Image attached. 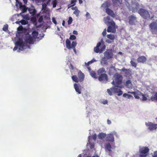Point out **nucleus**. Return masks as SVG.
Returning a JSON list of instances; mask_svg holds the SVG:
<instances>
[{
  "label": "nucleus",
  "instance_id": "nucleus-1",
  "mask_svg": "<svg viewBox=\"0 0 157 157\" xmlns=\"http://www.w3.org/2000/svg\"><path fill=\"white\" fill-rule=\"evenodd\" d=\"M138 13L142 18L145 20H153L155 17L154 15L150 16L148 11L144 9H140L138 11Z\"/></svg>",
  "mask_w": 157,
  "mask_h": 157
},
{
  "label": "nucleus",
  "instance_id": "nucleus-2",
  "mask_svg": "<svg viewBox=\"0 0 157 157\" xmlns=\"http://www.w3.org/2000/svg\"><path fill=\"white\" fill-rule=\"evenodd\" d=\"M84 75L80 71H79L78 73V77L76 75H74L71 77V78L73 81L76 82H82L84 79Z\"/></svg>",
  "mask_w": 157,
  "mask_h": 157
},
{
  "label": "nucleus",
  "instance_id": "nucleus-3",
  "mask_svg": "<svg viewBox=\"0 0 157 157\" xmlns=\"http://www.w3.org/2000/svg\"><path fill=\"white\" fill-rule=\"evenodd\" d=\"M105 46L104 42L102 43L99 42L97 44L96 46L94 48V51L96 53H102L105 48Z\"/></svg>",
  "mask_w": 157,
  "mask_h": 157
},
{
  "label": "nucleus",
  "instance_id": "nucleus-4",
  "mask_svg": "<svg viewBox=\"0 0 157 157\" xmlns=\"http://www.w3.org/2000/svg\"><path fill=\"white\" fill-rule=\"evenodd\" d=\"M149 149L147 147H145L140 149V157H147Z\"/></svg>",
  "mask_w": 157,
  "mask_h": 157
},
{
  "label": "nucleus",
  "instance_id": "nucleus-5",
  "mask_svg": "<svg viewBox=\"0 0 157 157\" xmlns=\"http://www.w3.org/2000/svg\"><path fill=\"white\" fill-rule=\"evenodd\" d=\"M114 77V80L116 84L115 86L118 87H119L118 85L121 84L122 83V77L121 75L118 73L115 74Z\"/></svg>",
  "mask_w": 157,
  "mask_h": 157
},
{
  "label": "nucleus",
  "instance_id": "nucleus-6",
  "mask_svg": "<svg viewBox=\"0 0 157 157\" xmlns=\"http://www.w3.org/2000/svg\"><path fill=\"white\" fill-rule=\"evenodd\" d=\"M149 26L152 33L156 34L157 33V20L150 23Z\"/></svg>",
  "mask_w": 157,
  "mask_h": 157
},
{
  "label": "nucleus",
  "instance_id": "nucleus-7",
  "mask_svg": "<svg viewBox=\"0 0 157 157\" xmlns=\"http://www.w3.org/2000/svg\"><path fill=\"white\" fill-rule=\"evenodd\" d=\"M109 24V25L107 28V31L108 33L112 32V33H115L116 32L115 29V22L112 21L111 22H108Z\"/></svg>",
  "mask_w": 157,
  "mask_h": 157
},
{
  "label": "nucleus",
  "instance_id": "nucleus-8",
  "mask_svg": "<svg viewBox=\"0 0 157 157\" xmlns=\"http://www.w3.org/2000/svg\"><path fill=\"white\" fill-rule=\"evenodd\" d=\"M16 45H17L19 47V50L22 51L25 46V43H24L23 40L22 39L19 38L18 40L17 41L16 43Z\"/></svg>",
  "mask_w": 157,
  "mask_h": 157
},
{
  "label": "nucleus",
  "instance_id": "nucleus-9",
  "mask_svg": "<svg viewBox=\"0 0 157 157\" xmlns=\"http://www.w3.org/2000/svg\"><path fill=\"white\" fill-rule=\"evenodd\" d=\"M104 57L106 58L107 59L112 58L113 56V54L112 50L109 49L106 51L104 53Z\"/></svg>",
  "mask_w": 157,
  "mask_h": 157
},
{
  "label": "nucleus",
  "instance_id": "nucleus-10",
  "mask_svg": "<svg viewBox=\"0 0 157 157\" xmlns=\"http://www.w3.org/2000/svg\"><path fill=\"white\" fill-rule=\"evenodd\" d=\"M129 23L132 25H135V23L137 22L136 17L133 15H132L128 17Z\"/></svg>",
  "mask_w": 157,
  "mask_h": 157
},
{
  "label": "nucleus",
  "instance_id": "nucleus-11",
  "mask_svg": "<svg viewBox=\"0 0 157 157\" xmlns=\"http://www.w3.org/2000/svg\"><path fill=\"white\" fill-rule=\"evenodd\" d=\"M147 126L148 127V129L150 131L155 130L157 128V124H154L151 122L146 123Z\"/></svg>",
  "mask_w": 157,
  "mask_h": 157
},
{
  "label": "nucleus",
  "instance_id": "nucleus-12",
  "mask_svg": "<svg viewBox=\"0 0 157 157\" xmlns=\"http://www.w3.org/2000/svg\"><path fill=\"white\" fill-rule=\"evenodd\" d=\"M107 37L108 39L105 40L106 42L108 44H110L113 42L115 39V36L114 35L112 34H108L107 35Z\"/></svg>",
  "mask_w": 157,
  "mask_h": 157
},
{
  "label": "nucleus",
  "instance_id": "nucleus-13",
  "mask_svg": "<svg viewBox=\"0 0 157 157\" xmlns=\"http://www.w3.org/2000/svg\"><path fill=\"white\" fill-rule=\"evenodd\" d=\"M98 79L100 81H107L108 80V76L106 74L103 73L99 75L98 77Z\"/></svg>",
  "mask_w": 157,
  "mask_h": 157
},
{
  "label": "nucleus",
  "instance_id": "nucleus-14",
  "mask_svg": "<svg viewBox=\"0 0 157 157\" xmlns=\"http://www.w3.org/2000/svg\"><path fill=\"white\" fill-rule=\"evenodd\" d=\"M74 87L75 91L78 93V94L81 93V86L77 83H75L74 84Z\"/></svg>",
  "mask_w": 157,
  "mask_h": 157
},
{
  "label": "nucleus",
  "instance_id": "nucleus-15",
  "mask_svg": "<svg viewBox=\"0 0 157 157\" xmlns=\"http://www.w3.org/2000/svg\"><path fill=\"white\" fill-rule=\"evenodd\" d=\"M26 44H33V39L30 36H29L26 37L25 39V43Z\"/></svg>",
  "mask_w": 157,
  "mask_h": 157
},
{
  "label": "nucleus",
  "instance_id": "nucleus-16",
  "mask_svg": "<svg viewBox=\"0 0 157 157\" xmlns=\"http://www.w3.org/2000/svg\"><path fill=\"white\" fill-rule=\"evenodd\" d=\"M147 59L146 58L145 56H142L139 57L137 59V61L138 63H144L146 62Z\"/></svg>",
  "mask_w": 157,
  "mask_h": 157
},
{
  "label": "nucleus",
  "instance_id": "nucleus-17",
  "mask_svg": "<svg viewBox=\"0 0 157 157\" xmlns=\"http://www.w3.org/2000/svg\"><path fill=\"white\" fill-rule=\"evenodd\" d=\"M105 12L108 14L112 17H115L116 16L114 12L109 8L106 9Z\"/></svg>",
  "mask_w": 157,
  "mask_h": 157
},
{
  "label": "nucleus",
  "instance_id": "nucleus-18",
  "mask_svg": "<svg viewBox=\"0 0 157 157\" xmlns=\"http://www.w3.org/2000/svg\"><path fill=\"white\" fill-rule=\"evenodd\" d=\"M128 93H130L133 94L135 98L137 99H139L140 98L139 96L141 94H142L140 92H128Z\"/></svg>",
  "mask_w": 157,
  "mask_h": 157
},
{
  "label": "nucleus",
  "instance_id": "nucleus-19",
  "mask_svg": "<svg viewBox=\"0 0 157 157\" xmlns=\"http://www.w3.org/2000/svg\"><path fill=\"white\" fill-rule=\"evenodd\" d=\"M106 140L109 142H113L114 141V138L112 134H108L106 138Z\"/></svg>",
  "mask_w": 157,
  "mask_h": 157
},
{
  "label": "nucleus",
  "instance_id": "nucleus-20",
  "mask_svg": "<svg viewBox=\"0 0 157 157\" xmlns=\"http://www.w3.org/2000/svg\"><path fill=\"white\" fill-rule=\"evenodd\" d=\"M19 7L22 10V13H23L26 12L27 8L25 5H22L21 3L19 4Z\"/></svg>",
  "mask_w": 157,
  "mask_h": 157
},
{
  "label": "nucleus",
  "instance_id": "nucleus-21",
  "mask_svg": "<svg viewBox=\"0 0 157 157\" xmlns=\"http://www.w3.org/2000/svg\"><path fill=\"white\" fill-rule=\"evenodd\" d=\"M106 72V71H105V69L103 67H102L100 68L97 71L98 74V75L102 74L103 73L105 74Z\"/></svg>",
  "mask_w": 157,
  "mask_h": 157
},
{
  "label": "nucleus",
  "instance_id": "nucleus-22",
  "mask_svg": "<svg viewBox=\"0 0 157 157\" xmlns=\"http://www.w3.org/2000/svg\"><path fill=\"white\" fill-rule=\"evenodd\" d=\"M71 44L70 41L68 39H66V45L67 48L68 49H70L72 48Z\"/></svg>",
  "mask_w": 157,
  "mask_h": 157
},
{
  "label": "nucleus",
  "instance_id": "nucleus-23",
  "mask_svg": "<svg viewBox=\"0 0 157 157\" xmlns=\"http://www.w3.org/2000/svg\"><path fill=\"white\" fill-rule=\"evenodd\" d=\"M90 138V136H89L88 137V143H87V145L90 146V148L92 149L94 147V143H91Z\"/></svg>",
  "mask_w": 157,
  "mask_h": 157
},
{
  "label": "nucleus",
  "instance_id": "nucleus-24",
  "mask_svg": "<svg viewBox=\"0 0 157 157\" xmlns=\"http://www.w3.org/2000/svg\"><path fill=\"white\" fill-rule=\"evenodd\" d=\"M110 4L108 2H104L101 6L105 9V10L108 8L110 6Z\"/></svg>",
  "mask_w": 157,
  "mask_h": 157
},
{
  "label": "nucleus",
  "instance_id": "nucleus-25",
  "mask_svg": "<svg viewBox=\"0 0 157 157\" xmlns=\"http://www.w3.org/2000/svg\"><path fill=\"white\" fill-rule=\"evenodd\" d=\"M98 137L99 139L102 140L105 138L106 136V134L103 133H100L98 134Z\"/></svg>",
  "mask_w": 157,
  "mask_h": 157
},
{
  "label": "nucleus",
  "instance_id": "nucleus-26",
  "mask_svg": "<svg viewBox=\"0 0 157 157\" xmlns=\"http://www.w3.org/2000/svg\"><path fill=\"white\" fill-rule=\"evenodd\" d=\"M38 34V33L37 32L35 31H34L32 33V36L34 38L36 39L37 38Z\"/></svg>",
  "mask_w": 157,
  "mask_h": 157
},
{
  "label": "nucleus",
  "instance_id": "nucleus-27",
  "mask_svg": "<svg viewBox=\"0 0 157 157\" xmlns=\"http://www.w3.org/2000/svg\"><path fill=\"white\" fill-rule=\"evenodd\" d=\"M90 74L91 76L94 78H97V77L96 76V73L94 71H90Z\"/></svg>",
  "mask_w": 157,
  "mask_h": 157
},
{
  "label": "nucleus",
  "instance_id": "nucleus-28",
  "mask_svg": "<svg viewBox=\"0 0 157 157\" xmlns=\"http://www.w3.org/2000/svg\"><path fill=\"white\" fill-rule=\"evenodd\" d=\"M116 87H112L110 88L111 89L112 91L114 93H117L118 91L120 90V89H118Z\"/></svg>",
  "mask_w": 157,
  "mask_h": 157
},
{
  "label": "nucleus",
  "instance_id": "nucleus-29",
  "mask_svg": "<svg viewBox=\"0 0 157 157\" xmlns=\"http://www.w3.org/2000/svg\"><path fill=\"white\" fill-rule=\"evenodd\" d=\"M134 58L132 59V60L130 62V63L132 66L136 68L137 66V64L132 60H134Z\"/></svg>",
  "mask_w": 157,
  "mask_h": 157
},
{
  "label": "nucleus",
  "instance_id": "nucleus-30",
  "mask_svg": "<svg viewBox=\"0 0 157 157\" xmlns=\"http://www.w3.org/2000/svg\"><path fill=\"white\" fill-rule=\"evenodd\" d=\"M29 11L30 14L34 15L36 13V10L35 9H30Z\"/></svg>",
  "mask_w": 157,
  "mask_h": 157
},
{
  "label": "nucleus",
  "instance_id": "nucleus-31",
  "mask_svg": "<svg viewBox=\"0 0 157 157\" xmlns=\"http://www.w3.org/2000/svg\"><path fill=\"white\" fill-rule=\"evenodd\" d=\"M126 85L128 86L131 87L132 86V83L130 80H128L126 81Z\"/></svg>",
  "mask_w": 157,
  "mask_h": 157
},
{
  "label": "nucleus",
  "instance_id": "nucleus-32",
  "mask_svg": "<svg viewBox=\"0 0 157 157\" xmlns=\"http://www.w3.org/2000/svg\"><path fill=\"white\" fill-rule=\"evenodd\" d=\"M106 57H104L101 60V62L103 63L104 64H105L107 63V60Z\"/></svg>",
  "mask_w": 157,
  "mask_h": 157
},
{
  "label": "nucleus",
  "instance_id": "nucleus-33",
  "mask_svg": "<svg viewBox=\"0 0 157 157\" xmlns=\"http://www.w3.org/2000/svg\"><path fill=\"white\" fill-rule=\"evenodd\" d=\"M106 148L109 151H111V146L110 144H108L106 146Z\"/></svg>",
  "mask_w": 157,
  "mask_h": 157
},
{
  "label": "nucleus",
  "instance_id": "nucleus-34",
  "mask_svg": "<svg viewBox=\"0 0 157 157\" xmlns=\"http://www.w3.org/2000/svg\"><path fill=\"white\" fill-rule=\"evenodd\" d=\"M19 22L21 23V24L22 25H25L28 23L27 21H25L24 19L22 20Z\"/></svg>",
  "mask_w": 157,
  "mask_h": 157
},
{
  "label": "nucleus",
  "instance_id": "nucleus-35",
  "mask_svg": "<svg viewBox=\"0 0 157 157\" xmlns=\"http://www.w3.org/2000/svg\"><path fill=\"white\" fill-rule=\"evenodd\" d=\"M80 13V11L78 9L75 10L73 12V13L75 14L76 17H78Z\"/></svg>",
  "mask_w": 157,
  "mask_h": 157
},
{
  "label": "nucleus",
  "instance_id": "nucleus-36",
  "mask_svg": "<svg viewBox=\"0 0 157 157\" xmlns=\"http://www.w3.org/2000/svg\"><path fill=\"white\" fill-rule=\"evenodd\" d=\"M8 25L7 24H6L4 25L3 27L2 28L3 30L6 31L8 30Z\"/></svg>",
  "mask_w": 157,
  "mask_h": 157
},
{
  "label": "nucleus",
  "instance_id": "nucleus-37",
  "mask_svg": "<svg viewBox=\"0 0 157 157\" xmlns=\"http://www.w3.org/2000/svg\"><path fill=\"white\" fill-rule=\"evenodd\" d=\"M77 43L76 42L73 41L72 43L71 44V48H75V47L76 46Z\"/></svg>",
  "mask_w": 157,
  "mask_h": 157
},
{
  "label": "nucleus",
  "instance_id": "nucleus-38",
  "mask_svg": "<svg viewBox=\"0 0 157 157\" xmlns=\"http://www.w3.org/2000/svg\"><path fill=\"white\" fill-rule=\"evenodd\" d=\"M69 39L71 40H74L76 39V37L74 35H71L70 36Z\"/></svg>",
  "mask_w": 157,
  "mask_h": 157
},
{
  "label": "nucleus",
  "instance_id": "nucleus-39",
  "mask_svg": "<svg viewBox=\"0 0 157 157\" xmlns=\"http://www.w3.org/2000/svg\"><path fill=\"white\" fill-rule=\"evenodd\" d=\"M72 21H73V20H72V18L71 17H70L69 18V19L67 21H68V25L71 24V23L72 22Z\"/></svg>",
  "mask_w": 157,
  "mask_h": 157
},
{
  "label": "nucleus",
  "instance_id": "nucleus-40",
  "mask_svg": "<svg viewBox=\"0 0 157 157\" xmlns=\"http://www.w3.org/2000/svg\"><path fill=\"white\" fill-rule=\"evenodd\" d=\"M52 3L53 4V8L56 7L57 5V2L56 0H54L53 1Z\"/></svg>",
  "mask_w": 157,
  "mask_h": 157
},
{
  "label": "nucleus",
  "instance_id": "nucleus-41",
  "mask_svg": "<svg viewBox=\"0 0 157 157\" xmlns=\"http://www.w3.org/2000/svg\"><path fill=\"white\" fill-rule=\"evenodd\" d=\"M94 62L93 60H91V61L88 62L87 63H85V64L86 66H89L90 64Z\"/></svg>",
  "mask_w": 157,
  "mask_h": 157
},
{
  "label": "nucleus",
  "instance_id": "nucleus-42",
  "mask_svg": "<svg viewBox=\"0 0 157 157\" xmlns=\"http://www.w3.org/2000/svg\"><path fill=\"white\" fill-rule=\"evenodd\" d=\"M112 91L111 89H107V92L110 95H112L113 94Z\"/></svg>",
  "mask_w": 157,
  "mask_h": 157
},
{
  "label": "nucleus",
  "instance_id": "nucleus-43",
  "mask_svg": "<svg viewBox=\"0 0 157 157\" xmlns=\"http://www.w3.org/2000/svg\"><path fill=\"white\" fill-rule=\"evenodd\" d=\"M77 2V0H72L71 1V3H70L71 5H73L75 4V5L76 2Z\"/></svg>",
  "mask_w": 157,
  "mask_h": 157
},
{
  "label": "nucleus",
  "instance_id": "nucleus-44",
  "mask_svg": "<svg viewBox=\"0 0 157 157\" xmlns=\"http://www.w3.org/2000/svg\"><path fill=\"white\" fill-rule=\"evenodd\" d=\"M117 93L118 96H120L122 94L123 92L121 90H119V91H118Z\"/></svg>",
  "mask_w": 157,
  "mask_h": 157
},
{
  "label": "nucleus",
  "instance_id": "nucleus-45",
  "mask_svg": "<svg viewBox=\"0 0 157 157\" xmlns=\"http://www.w3.org/2000/svg\"><path fill=\"white\" fill-rule=\"evenodd\" d=\"M91 138L94 140L95 141L97 138V135L96 134H94L92 136Z\"/></svg>",
  "mask_w": 157,
  "mask_h": 157
},
{
  "label": "nucleus",
  "instance_id": "nucleus-46",
  "mask_svg": "<svg viewBox=\"0 0 157 157\" xmlns=\"http://www.w3.org/2000/svg\"><path fill=\"white\" fill-rule=\"evenodd\" d=\"M102 35L103 36H105L106 34V29H105L103 30L102 33Z\"/></svg>",
  "mask_w": 157,
  "mask_h": 157
},
{
  "label": "nucleus",
  "instance_id": "nucleus-47",
  "mask_svg": "<svg viewBox=\"0 0 157 157\" xmlns=\"http://www.w3.org/2000/svg\"><path fill=\"white\" fill-rule=\"evenodd\" d=\"M43 20V17L42 16H41L40 17L39 19H38V21L39 22H41Z\"/></svg>",
  "mask_w": 157,
  "mask_h": 157
},
{
  "label": "nucleus",
  "instance_id": "nucleus-48",
  "mask_svg": "<svg viewBox=\"0 0 157 157\" xmlns=\"http://www.w3.org/2000/svg\"><path fill=\"white\" fill-rule=\"evenodd\" d=\"M113 1H116L118 2L119 4H121L122 3V0H112Z\"/></svg>",
  "mask_w": 157,
  "mask_h": 157
},
{
  "label": "nucleus",
  "instance_id": "nucleus-49",
  "mask_svg": "<svg viewBox=\"0 0 157 157\" xmlns=\"http://www.w3.org/2000/svg\"><path fill=\"white\" fill-rule=\"evenodd\" d=\"M23 28L22 26L21 25L19 26L18 28H17V30L18 31H22L23 30Z\"/></svg>",
  "mask_w": 157,
  "mask_h": 157
},
{
  "label": "nucleus",
  "instance_id": "nucleus-50",
  "mask_svg": "<svg viewBox=\"0 0 157 157\" xmlns=\"http://www.w3.org/2000/svg\"><path fill=\"white\" fill-rule=\"evenodd\" d=\"M52 21L53 22V23L55 24H57V22L56 21V19L54 17H53L52 18Z\"/></svg>",
  "mask_w": 157,
  "mask_h": 157
},
{
  "label": "nucleus",
  "instance_id": "nucleus-51",
  "mask_svg": "<svg viewBox=\"0 0 157 157\" xmlns=\"http://www.w3.org/2000/svg\"><path fill=\"white\" fill-rule=\"evenodd\" d=\"M142 100L143 101H145L147 99V98L142 94Z\"/></svg>",
  "mask_w": 157,
  "mask_h": 157
},
{
  "label": "nucleus",
  "instance_id": "nucleus-52",
  "mask_svg": "<svg viewBox=\"0 0 157 157\" xmlns=\"http://www.w3.org/2000/svg\"><path fill=\"white\" fill-rule=\"evenodd\" d=\"M120 70L121 71L124 72L125 71H127L128 70L127 69H126L125 67H123Z\"/></svg>",
  "mask_w": 157,
  "mask_h": 157
},
{
  "label": "nucleus",
  "instance_id": "nucleus-53",
  "mask_svg": "<svg viewBox=\"0 0 157 157\" xmlns=\"http://www.w3.org/2000/svg\"><path fill=\"white\" fill-rule=\"evenodd\" d=\"M75 6V4L73 5H71L70 4H69L67 5V8L69 9L71 7H72Z\"/></svg>",
  "mask_w": 157,
  "mask_h": 157
},
{
  "label": "nucleus",
  "instance_id": "nucleus-54",
  "mask_svg": "<svg viewBox=\"0 0 157 157\" xmlns=\"http://www.w3.org/2000/svg\"><path fill=\"white\" fill-rule=\"evenodd\" d=\"M47 6L45 4H43L42 5V9L45 10Z\"/></svg>",
  "mask_w": 157,
  "mask_h": 157
},
{
  "label": "nucleus",
  "instance_id": "nucleus-55",
  "mask_svg": "<svg viewBox=\"0 0 157 157\" xmlns=\"http://www.w3.org/2000/svg\"><path fill=\"white\" fill-rule=\"evenodd\" d=\"M104 19L105 21L106 20L109 21L110 20V17L109 16H107L106 17H105Z\"/></svg>",
  "mask_w": 157,
  "mask_h": 157
},
{
  "label": "nucleus",
  "instance_id": "nucleus-56",
  "mask_svg": "<svg viewBox=\"0 0 157 157\" xmlns=\"http://www.w3.org/2000/svg\"><path fill=\"white\" fill-rule=\"evenodd\" d=\"M18 46H17V45H15V46L14 48L13 49V50L14 51H15L18 48Z\"/></svg>",
  "mask_w": 157,
  "mask_h": 157
},
{
  "label": "nucleus",
  "instance_id": "nucleus-57",
  "mask_svg": "<svg viewBox=\"0 0 157 157\" xmlns=\"http://www.w3.org/2000/svg\"><path fill=\"white\" fill-rule=\"evenodd\" d=\"M153 157H157V151L154 152Z\"/></svg>",
  "mask_w": 157,
  "mask_h": 157
},
{
  "label": "nucleus",
  "instance_id": "nucleus-58",
  "mask_svg": "<svg viewBox=\"0 0 157 157\" xmlns=\"http://www.w3.org/2000/svg\"><path fill=\"white\" fill-rule=\"evenodd\" d=\"M154 98L157 101V92L154 95Z\"/></svg>",
  "mask_w": 157,
  "mask_h": 157
},
{
  "label": "nucleus",
  "instance_id": "nucleus-59",
  "mask_svg": "<svg viewBox=\"0 0 157 157\" xmlns=\"http://www.w3.org/2000/svg\"><path fill=\"white\" fill-rule=\"evenodd\" d=\"M71 9L73 10H78V9L77 7L76 6H75V7H72L71 8Z\"/></svg>",
  "mask_w": 157,
  "mask_h": 157
},
{
  "label": "nucleus",
  "instance_id": "nucleus-60",
  "mask_svg": "<svg viewBox=\"0 0 157 157\" xmlns=\"http://www.w3.org/2000/svg\"><path fill=\"white\" fill-rule=\"evenodd\" d=\"M73 34L75 35H77L78 34V32L77 31L74 30L73 32Z\"/></svg>",
  "mask_w": 157,
  "mask_h": 157
},
{
  "label": "nucleus",
  "instance_id": "nucleus-61",
  "mask_svg": "<svg viewBox=\"0 0 157 157\" xmlns=\"http://www.w3.org/2000/svg\"><path fill=\"white\" fill-rule=\"evenodd\" d=\"M70 67L71 69L72 70H74V67H73V65L71 64H70Z\"/></svg>",
  "mask_w": 157,
  "mask_h": 157
},
{
  "label": "nucleus",
  "instance_id": "nucleus-62",
  "mask_svg": "<svg viewBox=\"0 0 157 157\" xmlns=\"http://www.w3.org/2000/svg\"><path fill=\"white\" fill-rule=\"evenodd\" d=\"M111 83L112 85H115V86H116L115 85H116L115 81L114 80H113V81L111 82Z\"/></svg>",
  "mask_w": 157,
  "mask_h": 157
},
{
  "label": "nucleus",
  "instance_id": "nucleus-63",
  "mask_svg": "<svg viewBox=\"0 0 157 157\" xmlns=\"http://www.w3.org/2000/svg\"><path fill=\"white\" fill-rule=\"evenodd\" d=\"M107 122L108 124H110L111 123V121H110L109 120V119L107 120Z\"/></svg>",
  "mask_w": 157,
  "mask_h": 157
},
{
  "label": "nucleus",
  "instance_id": "nucleus-64",
  "mask_svg": "<svg viewBox=\"0 0 157 157\" xmlns=\"http://www.w3.org/2000/svg\"><path fill=\"white\" fill-rule=\"evenodd\" d=\"M128 94H127L126 93H124L123 94V96L124 97H126V96H128Z\"/></svg>",
  "mask_w": 157,
  "mask_h": 157
}]
</instances>
